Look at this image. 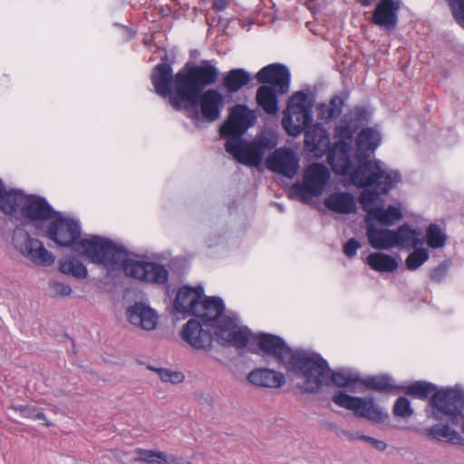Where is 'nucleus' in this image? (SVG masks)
<instances>
[{"label": "nucleus", "instance_id": "nucleus-9", "mask_svg": "<svg viewBox=\"0 0 464 464\" xmlns=\"http://www.w3.org/2000/svg\"><path fill=\"white\" fill-rule=\"evenodd\" d=\"M464 391L458 386L447 387L437 391L430 397L426 413L435 420H448L457 426L463 420L461 430L464 432Z\"/></svg>", "mask_w": 464, "mask_h": 464}, {"label": "nucleus", "instance_id": "nucleus-4", "mask_svg": "<svg viewBox=\"0 0 464 464\" xmlns=\"http://www.w3.org/2000/svg\"><path fill=\"white\" fill-rule=\"evenodd\" d=\"M286 370L299 380L296 385L304 393L314 394L330 386L331 367L318 353L296 349L288 360Z\"/></svg>", "mask_w": 464, "mask_h": 464}, {"label": "nucleus", "instance_id": "nucleus-53", "mask_svg": "<svg viewBox=\"0 0 464 464\" xmlns=\"http://www.w3.org/2000/svg\"><path fill=\"white\" fill-rule=\"evenodd\" d=\"M171 379L169 380L172 383H179L184 380V375L179 372H173L171 373Z\"/></svg>", "mask_w": 464, "mask_h": 464}, {"label": "nucleus", "instance_id": "nucleus-47", "mask_svg": "<svg viewBox=\"0 0 464 464\" xmlns=\"http://www.w3.org/2000/svg\"><path fill=\"white\" fill-rule=\"evenodd\" d=\"M449 266L447 263L443 262L440 264L437 267L433 268L430 271V276L433 282L440 283L447 276Z\"/></svg>", "mask_w": 464, "mask_h": 464}, {"label": "nucleus", "instance_id": "nucleus-31", "mask_svg": "<svg viewBox=\"0 0 464 464\" xmlns=\"http://www.w3.org/2000/svg\"><path fill=\"white\" fill-rule=\"evenodd\" d=\"M251 81V74L242 68L232 69L223 78V86L229 92H238Z\"/></svg>", "mask_w": 464, "mask_h": 464}, {"label": "nucleus", "instance_id": "nucleus-54", "mask_svg": "<svg viewBox=\"0 0 464 464\" xmlns=\"http://www.w3.org/2000/svg\"><path fill=\"white\" fill-rule=\"evenodd\" d=\"M357 2L362 6H370L372 0H357Z\"/></svg>", "mask_w": 464, "mask_h": 464}, {"label": "nucleus", "instance_id": "nucleus-41", "mask_svg": "<svg viewBox=\"0 0 464 464\" xmlns=\"http://www.w3.org/2000/svg\"><path fill=\"white\" fill-rule=\"evenodd\" d=\"M313 103L309 100L308 94L303 91L297 92L294 93L287 103V108L285 110L291 111H304V110H312Z\"/></svg>", "mask_w": 464, "mask_h": 464}, {"label": "nucleus", "instance_id": "nucleus-20", "mask_svg": "<svg viewBox=\"0 0 464 464\" xmlns=\"http://www.w3.org/2000/svg\"><path fill=\"white\" fill-rule=\"evenodd\" d=\"M20 218L33 223H44L51 219L55 211L47 200L35 195H25Z\"/></svg>", "mask_w": 464, "mask_h": 464}, {"label": "nucleus", "instance_id": "nucleus-56", "mask_svg": "<svg viewBox=\"0 0 464 464\" xmlns=\"http://www.w3.org/2000/svg\"><path fill=\"white\" fill-rule=\"evenodd\" d=\"M278 208H279V210H280V211H283V210H284L281 205H278Z\"/></svg>", "mask_w": 464, "mask_h": 464}, {"label": "nucleus", "instance_id": "nucleus-46", "mask_svg": "<svg viewBox=\"0 0 464 464\" xmlns=\"http://www.w3.org/2000/svg\"><path fill=\"white\" fill-rule=\"evenodd\" d=\"M50 288L54 296H68L72 293V288L69 285L58 281L51 282Z\"/></svg>", "mask_w": 464, "mask_h": 464}, {"label": "nucleus", "instance_id": "nucleus-28", "mask_svg": "<svg viewBox=\"0 0 464 464\" xmlns=\"http://www.w3.org/2000/svg\"><path fill=\"white\" fill-rule=\"evenodd\" d=\"M325 207L338 214L355 213L357 207L353 196L348 192H334L324 199Z\"/></svg>", "mask_w": 464, "mask_h": 464}, {"label": "nucleus", "instance_id": "nucleus-51", "mask_svg": "<svg viewBox=\"0 0 464 464\" xmlns=\"http://www.w3.org/2000/svg\"><path fill=\"white\" fill-rule=\"evenodd\" d=\"M169 462L167 464H192L190 461L182 457H177L174 455H169Z\"/></svg>", "mask_w": 464, "mask_h": 464}, {"label": "nucleus", "instance_id": "nucleus-12", "mask_svg": "<svg viewBox=\"0 0 464 464\" xmlns=\"http://www.w3.org/2000/svg\"><path fill=\"white\" fill-rule=\"evenodd\" d=\"M333 401L339 407L352 411L356 417L363 418L372 422L380 423L388 417L375 402L373 397H356L344 392L334 394Z\"/></svg>", "mask_w": 464, "mask_h": 464}, {"label": "nucleus", "instance_id": "nucleus-33", "mask_svg": "<svg viewBox=\"0 0 464 464\" xmlns=\"http://www.w3.org/2000/svg\"><path fill=\"white\" fill-rule=\"evenodd\" d=\"M345 388L355 383H362L360 373L351 368H339L332 371L330 373V385Z\"/></svg>", "mask_w": 464, "mask_h": 464}, {"label": "nucleus", "instance_id": "nucleus-50", "mask_svg": "<svg viewBox=\"0 0 464 464\" xmlns=\"http://www.w3.org/2000/svg\"><path fill=\"white\" fill-rule=\"evenodd\" d=\"M228 5V0H213L212 6L217 12H222L227 9Z\"/></svg>", "mask_w": 464, "mask_h": 464}, {"label": "nucleus", "instance_id": "nucleus-1", "mask_svg": "<svg viewBox=\"0 0 464 464\" xmlns=\"http://www.w3.org/2000/svg\"><path fill=\"white\" fill-rule=\"evenodd\" d=\"M46 235L59 246L71 247L89 262L102 266L108 276L122 269L124 274L136 280L165 285L169 281V271L160 264L128 257V252L112 240L97 235L80 239L82 227L76 218L56 212L51 218Z\"/></svg>", "mask_w": 464, "mask_h": 464}, {"label": "nucleus", "instance_id": "nucleus-45", "mask_svg": "<svg viewBox=\"0 0 464 464\" xmlns=\"http://www.w3.org/2000/svg\"><path fill=\"white\" fill-rule=\"evenodd\" d=\"M458 24L464 28V0H448Z\"/></svg>", "mask_w": 464, "mask_h": 464}, {"label": "nucleus", "instance_id": "nucleus-55", "mask_svg": "<svg viewBox=\"0 0 464 464\" xmlns=\"http://www.w3.org/2000/svg\"><path fill=\"white\" fill-rule=\"evenodd\" d=\"M27 408V405H18V406H15L14 409L20 412V414L23 416L24 414V411L23 409H26Z\"/></svg>", "mask_w": 464, "mask_h": 464}, {"label": "nucleus", "instance_id": "nucleus-8", "mask_svg": "<svg viewBox=\"0 0 464 464\" xmlns=\"http://www.w3.org/2000/svg\"><path fill=\"white\" fill-rule=\"evenodd\" d=\"M171 105L177 111L185 110L187 116L194 121L202 118L206 121L214 122L220 117L225 99L218 90L208 89L198 94L195 102L175 95L171 98Z\"/></svg>", "mask_w": 464, "mask_h": 464}, {"label": "nucleus", "instance_id": "nucleus-37", "mask_svg": "<svg viewBox=\"0 0 464 464\" xmlns=\"http://www.w3.org/2000/svg\"><path fill=\"white\" fill-rule=\"evenodd\" d=\"M135 453L139 455L134 461H141L147 464H167L169 462V457L163 451L144 450L137 448Z\"/></svg>", "mask_w": 464, "mask_h": 464}, {"label": "nucleus", "instance_id": "nucleus-27", "mask_svg": "<svg viewBox=\"0 0 464 464\" xmlns=\"http://www.w3.org/2000/svg\"><path fill=\"white\" fill-rule=\"evenodd\" d=\"M25 193L21 189L12 188L5 190L4 188L0 192V209L10 217L18 218L21 215Z\"/></svg>", "mask_w": 464, "mask_h": 464}, {"label": "nucleus", "instance_id": "nucleus-15", "mask_svg": "<svg viewBox=\"0 0 464 464\" xmlns=\"http://www.w3.org/2000/svg\"><path fill=\"white\" fill-rule=\"evenodd\" d=\"M233 314H225L223 300L220 297L212 296L202 298L198 305V313H196L194 316L214 328V334H216V331H219L224 322L232 318Z\"/></svg>", "mask_w": 464, "mask_h": 464}, {"label": "nucleus", "instance_id": "nucleus-10", "mask_svg": "<svg viewBox=\"0 0 464 464\" xmlns=\"http://www.w3.org/2000/svg\"><path fill=\"white\" fill-rule=\"evenodd\" d=\"M330 177V171L325 165L313 163L305 169L303 181L291 187L290 193L298 197L302 202L307 203L312 198L323 194Z\"/></svg>", "mask_w": 464, "mask_h": 464}, {"label": "nucleus", "instance_id": "nucleus-6", "mask_svg": "<svg viewBox=\"0 0 464 464\" xmlns=\"http://www.w3.org/2000/svg\"><path fill=\"white\" fill-rule=\"evenodd\" d=\"M218 75L215 60H203L198 65L187 63L176 73V95L195 102L205 87L217 82Z\"/></svg>", "mask_w": 464, "mask_h": 464}, {"label": "nucleus", "instance_id": "nucleus-7", "mask_svg": "<svg viewBox=\"0 0 464 464\" xmlns=\"http://www.w3.org/2000/svg\"><path fill=\"white\" fill-rule=\"evenodd\" d=\"M278 136L272 130H264L253 140L242 137L229 139L225 144L226 150L239 163L257 167L264 155L276 147Z\"/></svg>", "mask_w": 464, "mask_h": 464}, {"label": "nucleus", "instance_id": "nucleus-2", "mask_svg": "<svg viewBox=\"0 0 464 464\" xmlns=\"http://www.w3.org/2000/svg\"><path fill=\"white\" fill-rule=\"evenodd\" d=\"M371 113L363 107H355L346 113L334 129V142L329 146L327 161L333 171L347 176L352 183L353 173L366 162L380 161L370 160L372 153L379 147L381 133L373 128H363L357 135L354 161L352 159L354 133L368 123Z\"/></svg>", "mask_w": 464, "mask_h": 464}, {"label": "nucleus", "instance_id": "nucleus-5", "mask_svg": "<svg viewBox=\"0 0 464 464\" xmlns=\"http://www.w3.org/2000/svg\"><path fill=\"white\" fill-rule=\"evenodd\" d=\"M312 110L291 111L283 113L282 126L285 131L294 137L304 132V146L316 158H322L328 151L330 136L321 123H312Z\"/></svg>", "mask_w": 464, "mask_h": 464}, {"label": "nucleus", "instance_id": "nucleus-43", "mask_svg": "<svg viewBox=\"0 0 464 464\" xmlns=\"http://www.w3.org/2000/svg\"><path fill=\"white\" fill-rule=\"evenodd\" d=\"M413 412L409 399L403 396L397 399L392 409L394 416L408 419L413 415Z\"/></svg>", "mask_w": 464, "mask_h": 464}, {"label": "nucleus", "instance_id": "nucleus-49", "mask_svg": "<svg viewBox=\"0 0 464 464\" xmlns=\"http://www.w3.org/2000/svg\"><path fill=\"white\" fill-rule=\"evenodd\" d=\"M361 244L355 238H350L343 245V253L349 258H353L356 256L358 249L361 247Z\"/></svg>", "mask_w": 464, "mask_h": 464}, {"label": "nucleus", "instance_id": "nucleus-19", "mask_svg": "<svg viewBox=\"0 0 464 464\" xmlns=\"http://www.w3.org/2000/svg\"><path fill=\"white\" fill-rule=\"evenodd\" d=\"M256 78L259 83L270 84L279 94H286L289 92L291 73L284 64H268L256 73Z\"/></svg>", "mask_w": 464, "mask_h": 464}, {"label": "nucleus", "instance_id": "nucleus-24", "mask_svg": "<svg viewBox=\"0 0 464 464\" xmlns=\"http://www.w3.org/2000/svg\"><path fill=\"white\" fill-rule=\"evenodd\" d=\"M400 8L398 1L380 0L372 13V24L386 30H393L398 24Z\"/></svg>", "mask_w": 464, "mask_h": 464}, {"label": "nucleus", "instance_id": "nucleus-22", "mask_svg": "<svg viewBox=\"0 0 464 464\" xmlns=\"http://www.w3.org/2000/svg\"><path fill=\"white\" fill-rule=\"evenodd\" d=\"M204 297V289L198 285L191 287L185 285L181 287L174 301V310L177 314L195 315L198 313V305Z\"/></svg>", "mask_w": 464, "mask_h": 464}, {"label": "nucleus", "instance_id": "nucleus-44", "mask_svg": "<svg viewBox=\"0 0 464 464\" xmlns=\"http://www.w3.org/2000/svg\"><path fill=\"white\" fill-rule=\"evenodd\" d=\"M346 434L350 440H355V439L362 440L363 441L370 443L373 448H375L376 450H378L380 451H384L387 448V444L385 441L377 440L371 436H367V435H363V434H352L350 432H347Z\"/></svg>", "mask_w": 464, "mask_h": 464}, {"label": "nucleus", "instance_id": "nucleus-17", "mask_svg": "<svg viewBox=\"0 0 464 464\" xmlns=\"http://www.w3.org/2000/svg\"><path fill=\"white\" fill-rule=\"evenodd\" d=\"M211 331H214V328L197 318H192L182 327L181 337L195 350L208 352L213 346Z\"/></svg>", "mask_w": 464, "mask_h": 464}, {"label": "nucleus", "instance_id": "nucleus-34", "mask_svg": "<svg viewBox=\"0 0 464 464\" xmlns=\"http://www.w3.org/2000/svg\"><path fill=\"white\" fill-rule=\"evenodd\" d=\"M344 107V100L338 95L331 98L328 103H320L317 108V117L320 120L330 121L339 117Z\"/></svg>", "mask_w": 464, "mask_h": 464}, {"label": "nucleus", "instance_id": "nucleus-48", "mask_svg": "<svg viewBox=\"0 0 464 464\" xmlns=\"http://www.w3.org/2000/svg\"><path fill=\"white\" fill-rule=\"evenodd\" d=\"M23 411H24L23 417L31 419L34 420H44L45 424L47 426L50 425V423L46 420L45 415L42 411H39L35 407L27 406V408L23 409Z\"/></svg>", "mask_w": 464, "mask_h": 464}, {"label": "nucleus", "instance_id": "nucleus-25", "mask_svg": "<svg viewBox=\"0 0 464 464\" xmlns=\"http://www.w3.org/2000/svg\"><path fill=\"white\" fill-rule=\"evenodd\" d=\"M246 380L256 387L279 389L285 383V377L281 372L261 367L252 370Z\"/></svg>", "mask_w": 464, "mask_h": 464}, {"label": "nucleus", "instance_id": "nucleus-11", "mask_svg": "<svg viewBox=\"0 0 464 464\" xmlns=\"http://www.w3.org/2000/svg\"><path fill=\"white\" fill-rule=\"evenodd\" d=\"M13 244L23 257L36 266H50L55 261L54 255L44 244L24 229L14 231Z\"/></svg>", "mask_w": 464, "mask_h": 464}, {"label": "nucleus", "instance_id": "nucleus-39", "mask_svg": "<svg viewBox=\"0 0 464 464\" xmlns=\"http://www.w3.org/2000/svg\"><path fill=\"white\" fill-rule=\"evenodd\" d=\"M435 390L436 386L433 383L420 381L415 382L404 389L406 394L420 400H426Z\"/></svg>", "mask_w": 464, "mask_h": 464}, {"label": "nucleus", "instance_id": "nucleus-23", "mask_svg": "<svg viewBox=\"0 0 464 464\" xmlns=\"http://www.w3.org/2000/svg\"><path fill=\"white\" fill-rule=\"evenodd\" d=\"M126 316L130 324L145 331L154 330L158 324L157 312L142 302H136L126 311Z\"/></svg>", "mask_w": 464, "mask_h": 464}, {"label": "nucleus", "instance_id": "nucleus-38", "mask_svg": "<svg viewBox=\"0 0 464 464\" xmlns=\"http://www.w3.org/2000/svg\"><path fill=\"white\" fill-rule=\"evenodd\" d=\"M362 384L377 392H389L393 389V380L389 375L368 376L362 379Z\"/></svg>", "mask_w": 464, "mask_h": 464}, {"label": "nucleus", "instance_id": "nucleus-32", "mask_svg": "<svg viewBox=\"0 0 464 464\" xmlns=\"http://www.w3.org/2000/svg\"><path fill=\"white\" fill-rule=\"evenodd\" d=\"M277 92L268 85H262L257 89L256 101L259 106L267 113L274 114L278 111Z\"/></svg>", "mask_w": 464, "mask_h": 464}, {"label": "nucleus", "instance_id": "nucleus-52", "mask_svg": "<svg viewBox=\"0 0 464 464\" xmlns=\"http://www.w3.org/2000/svg\"><path fill=\"white\" fill-rule=\"evenodd\" d=\"M158 372L160 373V379L163 382H169V380L171 379L170 376H171L172 371L168 370V369H159Z\"/></svg>", "mask_w": 464, "mask_h": 464}, {"label": "nucleus", "instance_id": "nucleus-26", "mask_svg": "<svg viewBox=\"0 0 464 464\" xmlns=\"http://www.w3.org/2000/svg\"><path fill=\"white\" fill-rule=\"evenodd\" d=\"M366 237L370 246L378 250H388L395 246L394 230L378 227L371 221V218H365Z\"/></svg>", "mask_w": 464, "mask_h": 464}, {"label": "nucleus", "instance_id": "nucleus-16", "mask_svg": "<svg viewBox=\"0 0 464 464\" xmlns=\"http://www.w3.org/2000/svg\"><path fill=\"white\" fill-rule=\"evenodd\" d=\"M239 318L237 314L226 320L219 331H216L217 341L223 346H232L237 349L246 347L250 338L254 337L250 329L246 326L239 327Z\"/></svg>", "mask_w": 464, "mask_h": 464}, {"label": "nucleus", "instance_id": "nucleus-42", "mask_svg": "<svg viewBox=\"0 0 464 464\" xmlns=\"http://www.w3.org/2000/svg\"><path fill=\"white\" fill-rule=\"evenodd\" d=\"M429 257L430 255L426 249L416 248L407 256L405 266L408 270L414 271L420 267Z\"/></svg>", "mask_w": 464, "mask_h": 464}, {"label": "nucleus", "instance_id": "nucleus-36", "mask_svg": "<svg viewBox=\"0 0 464 464\" xmlns=\"http://www.w3.org/2000/svg\"><path fill=\"white\" fill-rule=\"evenodd\" d=\"M395 246L401 247H416L420 242V233L411 228L408 224H403L394 230Z\"/></svg>", "mask_w": 464, "mask_h": 464}, {"label": "nucleus", "instance_id": "nucleus-29", "mask_svg": "<svg viewBox=\"0 0 464 464\" xmlns=\"http://www.w3.org/2000/svg\"><path fill=\"white\" fill-rule=\"evenodd\" d=\"M426 436L438 441L464 445V438L449 424H435L425 430Z\"/></svg>", "mask_w": 464, "mask_h": 464}, {"label": "nucleus", "instance_id": "nucleus-3", "mask_svg": "<svg viewBox=\"0 0 464 464\" xmlns=\"http://www.w3.org/2000/svg\"><path fill=\"white\" fill-rule=\"evenodd\" d=\"M399 171L389 169L382 161H370L359 167L352 175V184L362 188L359 202L367 212L366 218L382 225L392 226L402 218L400 207L383 208L381 194H387L401 181Z\"/></svg>", "mask_w": 464, "mask_h": 464}, {"label": "nucleus", "instance_id": "nucleus-13", "mask_svg": "<svg viewBox=\"0 0 464 464\" xmlns=\"http://www.w3.org/2000/svg\"><path fill=\"white\" fill-rule=\"evenodd\" d=\"M253 341L258 348H250L253 353L272 358L286 369L288 360L295 350L288 346L283 338L271 334L259 333L253 337Z\"/></svg>", "mask_w": 464, "mask_h": 464}, {"label": "nucleus", "instance_id": "nucleus-18", "mask_svg": "<svg viewBox=\"0 0 464 464\" xmlns=\"http://www.w3.org/2000/svg\"><path fill=\"white\" fill-rule=\"evenodd\" d=\"M299 158L291 149L279 148L266 159V168L287 178H294L299 169Z\"/></svg>", "mask_w": 464, "mask_h": 464}, {"label": "nucleus", "instance_id": "nucleus-35", "mask_svg": "<svg viewBox=\"0 0 464 464\" xmlns=\"http://www.w3.org/2000/svg\"><path fill=\"white\" fill-rule=\"evenodd\" d=\"M59 269L63 274L77 279H85L88 276L86 266L74 256L62 258L59 261Z\"/></svg>", "mask_w": 464, "mask_h": 464}, {"label": "nucleus", "instance_id": "nucleus-14", "mask_svg": "<svg viewBox=\"0 0 464 464\" xmlns=\"http://www.w3.org/2000/svg\"><path fill=\"white\" fill-rule=\"evenodd\" d=\"M256 116L255 112L244 104L234 105L227 121L220 128V136L227 140L243 137L246 130L255 124Z\"/></svg>", "mask_w": 464, "mask_h": 464}, {"label": "nucleus", "instance_id": "nucleus-30", "mask_svg": "<svg viewBox=\"0 0 464 464\" xmlns=\"http://www.w3.org/2000/svg\"><path fill=\"white\" fill-rule=\"evenodd\" d=\"M366 264L379 273H393L398 269V261L392 256L382 252L371 253L366 257Z\"/></svg>", "mask_w": 464, "mask_h": 464}, {"label": "nucleus", "instance_id": "nucleus-40", "mask_svg": "<svg viewBox=\"0 0 464 464\" xmlns=\"http://www.w3.org/2000/svg\"><path fill=\"white\" fill-rule=\"evenodd\" d=\"M446 234L437 224H430L426 229V242L431 248H440L446 243Z\"/></svg>", "mask_w": 464, "mask_h": 464}, {"label": "nucleus", "instance_id": "nucleus-21", "mask_svg": "<svg viewBox=\"0 0 464 464\" xmlns=\"http://www.w3.org/2000/svg\"><path fill=\"white\" fill-rule=\"evenodd\" d=\"M151 82L155 92L162 98H168L171 104V98L176 95V74L170 64L161 63L156 65L151 73Z\"/></svg>", "mask_w": 464, "mask_h": 464}]
</instances>
